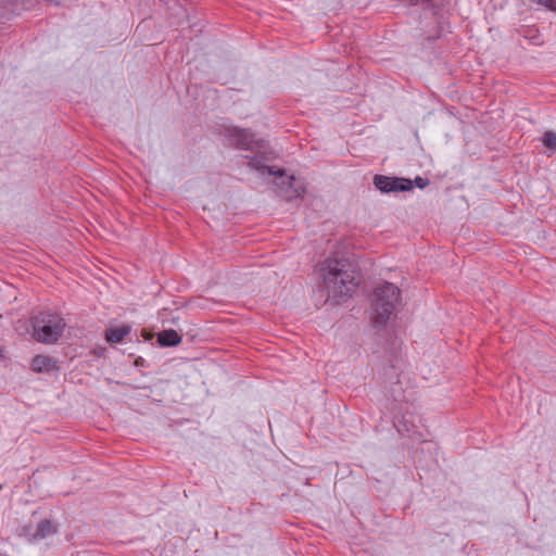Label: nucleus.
Instances as JSON below:
<instances>
[{"label":"nucleus","mask_w":556,"mask_h":556,"mask_svg":"<svg viewBox=\"0 0 556 556\" xmlns=\"http://www.w3.org/2000/svg\"><path fill=\"white\" fill-rule=\"evenodd\" d=\"M543 143L547 149L556 151V134L546 131L543 136Z\"/></svg>","instance_id":"11"},{"label":"nucleus","mask_w":556,"mask_h":556,"mask_svg":"<svg viewBox=\"0 0 556 556\" xmlns=\"http://www.w3.org/2000/svg\"><path fill=\"white\" fill-rule=\"evenodd\" d=\"M30 366L35 372L52 371L58 368L56 361L47 355H36Z\"/></svg>","instance_id":"7"},{"label":"nucleus","mask_w":556,"mask_h":556,"mask_svg":"<svg viewBox=\"0 0 556 556\" xmlns=\"http://www.w3.org/2000/svg\"><path fill=\"white\" fill-rule=\"evenodd\" d=\"M157 342L162 346H176L181 342V337L176 330L167 329L157 334Z\"/></svg>","instance_id":"8"},{"label":"nucleus","mask_w":556,"mask_h":556,"mask_svg":"<svg viewBox=\"0 0 556 556\" xmlns=\"http://www.w3.org/2000/svg\"><path fill=\"white\" fill-rule=\"evenodd\" d=\"M375 187L383 193L395 191H408L412 189V180L406 178L388 177L376 175L374 177Z\"/></svg>","instance_id":"6"},{"label":"nucleus","mask_w":556,"mask_h":556,"mask_svg":"<svg viewBox=\"0 0 556 556\" xmlns=\"http://www.w3.org/2000/svg\"><path fill=\"white\" fill-rule=\"evenodd\" d=\"M225 138L228 143L240 150H253L254 146H258V141L255 140L254 134L248 129L239 127H227L225 128Z\"/></svg>","instance_id":"5"},{"label":"nucleus","mask_w":556,"mask_h":556,"mask_svg":"<svg viewBox=\"0 0 556 556\" xmlns=\"http://www.w3.org/2000/svg\"><path fill=\"white\" fill-rule=\"evenodd\" d=\"M321 270L328 298L348 296L358 285L357 273L348 260L328 258L323 263Z\"/></svg>","instance_id":"1"},{"label":"nucleus","mask_w":556,"mask_h":556,"mask_svg":"<svg viewBox=\"0 0 556 556\" xmlns=\"http://www.w3.org/2000/svg\"><path fill=\"white\" fill-rule=\"evenodd\" d=\"M58 528L53 521L45 519L38 523L37 531L34 534V540H42L56 532Z\"/></svg>","instance_id":"10"},{"label":"nucleus","mask_w":556,"mask_h":556,"mask_svg":"<svg viewBox=\"0 0 556 556\" xmlns=\"http://www.w3.org/2000/svg\"><path fill=\"white\" fill-rule=\"evenodd\" d=\"M129 332V326L110 328L105 331V340L110 343H121Z\"/></svg>","instance_id":"9"},{"label":"nucleus","mask_w":556,"mask_h":556,"mask_svg":"<svg viewBox=\"0 0 556 556\" xmlns=\"http://www.w3.org/2000/svg\"><path fill=\"white\" fill-rule=\"evenodd\" d=\"M400 296V289L391 282H384L376 288L371 299V321L375 327L387 325L394 313Z\"/></svg>","instance_id":"2"},{"label":"nucleus","mask_w":556,"mask_h":556,"mask_svg":"<svg viewBox=\"0 0 556 556\" xmlns=\"http://www.w3.org/2000/svg\"><path fill=\"white\" fill-rule=\"evenodd\" d=\"M33 337L37 342L45 344L55 343L65 329L62 316L51 311H40L30 319Z\"/></svg>","instance_id":"3"},{"label":"nucleus","mask_w":556,"mask_h":556,"mask_svg":"<svg viewBox=\"0 0 556 556\" xmlns=\"http://www.w3.org/2000/svg\"><path fill=\"white\" fill-rule=\"evenodd\" d=\"M251 168L260 172L261 175H274L277 176L275 180L276 191L279 197L287 201H292L302 197L305 192L303 182L296 179L294 176L285 175L283 170H274L273 167L265 165L260 160L253 157L249 162Z\"/></svg>","instance_id":"4"},{"label":"nucleus","mask_w":556,"mask_h":556,"mask_svg":"<svg viewBox=\"0 0 556 556\" xmlns=\"http://www.w3.org/2000/svg\"><path fill=\"white\" fill-rule=\"evenodd\" d=\"M539 3L551 11H556V0H539Z\"/></svg>","instance_id":"13"},{"label":"nucleus","mask_w":556,"mask_h":556,"mask_svg":"<svg viewBox=\"0 0 556 556\" xmlns=\"http://www.w3.org/2000/svg\"><path fill=\"white\" fill-rule=\"evenodd\" d=\"M414 185L420 189H424L429 185V179L417 176L414 180H412V187Z\"/></svg>","instance_id":"12"}]
</instances>
